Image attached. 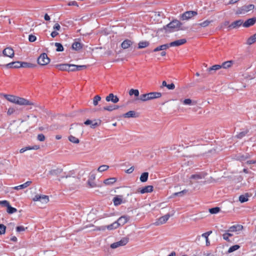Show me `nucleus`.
I'll return each instance as SVG.
<instances>
[{"mask_svg": "<svg viewBox=\"0 0 256 256\" xmlns=\"http://www.w3.org/2000/svg\"><path fill=\"white\" fill-rule=\"evenodd\" d=\"M70 132L74 134H76L78 133H80V134H82V127L80 126L78 124H72L70 128Z\"/></svg>", "mask_w": 256, "mask_h": 256, "instance_id": "obj_10", "label": "nucleus"}, {"mask_svg": "<svg viewBox=\"0 0 256 256\" xmlns=\"http://www.w3.org/2000/svg\"><path fill=\"white\" fill-rule=\"evenodd\" d=\"M212 233V231H209L202 234V237L206 239V245L207 246H208L210 244V242L209 241L208 237Z\"/></svg>", "mask_w": 256, "mask_h": 256, "instance_id": "obj_30", "label": "nucleus"}, {"mask_svg": "<svg viewBox=\"0 0 256 256\" xmlns=\"http://www.w3.org/2000/svg\"><path fill=\"white\" fill-rule=\"evenodd\" d=\"M256 22V18H252L247 20L244 22H243V26L244 28H248L253 26Z\"/></svg>", "mask_w": 256, "mask_h": 256, "instance_id": "obj_16", "label": "nucleus"}, {"mask_svg": "<svg viewBox=\"0 0 256 256\" xmlns=\"http://www.w3.org/2000/svg\"><path fill=\"white\" fill-rule=\"evenodd\" d=\"M150 100L160 98L162 96V93L159 92H151L148 93Z\"/></svg>", "mask_w": 256, "mask_h": 256, "instance_id": "obj_23", "label": "nucleus"}, {"mask_svg": "<svg viewBox=\"0 0 256 256\" xmlns=\"http://www.w3.org/2000/svg\"><path fill=\"white\" fill-rule=\"evenodd\" d=\"M54 45L56 48V50L57 52H62L64 50V47L60 43L56 42Z\"/></svg>", "mask_w": 256, "mask_h": 256, "instance_id": "obj_47", "label": "nucleus"}, {"mask_svg": "<svg viewBox=\"0 0 256 256\" xmlns=\"http://www.w3.org/2000/svg\"><path fill=\"white\" fill-rule=\"evenodd\" d=\"M132 44V42L129 40H124L121 44V46L124 49H126L130 46Z\"/></svg>", "mask_w": 256, "mask_h": 256, "instance_id": "obj_26", "label": "nucleus"}, {"mask_svg": "<svg viewBox=\"0 0 256 256\" xmlns=\"http://www.w3.org/2000/svg\"><path fill=\"white\" fill-rule=\"evenodd\" d=\"M130 220V216H123L118 218L116 222L118 226H124Z\"/></svg>", "mask_w": 256, "mask_h": 256, "instance_id": "obj_12", "label": "nucleus"}, {"mask_svg": "<svg viewBox=\"0 0 256 256\" xmlns=\"http://www.w3.org/2000/svg\"><path fill=\"white\" fill-rule=\"evenodd\" d=\"M160 46L162 48V50H164L168 48L171 46H170V44L161 45Z\"/></svg>", "mask_w": 256, "mask_h": 256, "instance_id": "obj_62", "label": "nucleus"}, {"mask_svg": "<svg viewBox=\"0 0 256 256\" xmlns=\"http://www.w3.org/2000/svg\"><path fill=\"white\" fill-rule=\"evenodd\" d=\"M2 54L4 56L12 58L14 56V52L11 47H7L3 50Z\"/></svg>", "mask_w": 256, "mask_h": 256, "instance_id": "obj_9", "label": "nucleus"}, {"mask_svg": "<svg viewBox=\"0 0 256 256\" xmlns=\"http://www.w3.org/2000/svg\"><path fill=\"white\" fill-rule=\"evenodd\" d=\"M0 204L2 205V206L8 208L10 205V203L8 201L4 200L0 201Z\"/></svg>", "mask_w": 256, "mask_h": 256, "instance_id": "obj_56", "label": "nucleus"}, {"mask_svg": "<svg viewBox=\"0 0 256 256\" xmlns=\"http://www.w3.org/2000/svg\"><path fill=\"white\" fill-rule=\"evenodd\" d=\"M129 94L130 96L134 95L136 96H138L139 95V91L138 90L131 89L129 91Z\"/></svg>", "mask_w": 256, "mask_h": 256, "instance_id": "obj_50", "label": "nucleus"}, {"mask_svg": "<svg viewBox=\"0 0 256 256\" xmlns=\"http://www.w3.org/2000/svg\"><path fill=\"white\" fill-rule=\"evenodd\" d=\"M15 112V110L13 108H10L7 112V114L8 115H11Z\"/></svg>", "mask_w": 256, "mask_h": 256, "instance_id": "obj_64", "label": "nucleus"}, {"mask_svg": "<svg viewBox=\"0 0 256 256\" xmlns=\"http://www.w3.org/2000/svg\"><path fill=\"white\" fill-rule=\"evenodd\" d=\"M119 108V106H105L103 108L105 110H108L109 112L115 110H117Z\"/></svg>", "mask_w": 256, "mask_h": 256, "instance_id": "obj_39", "label": "nucleus"}, {"mask_svg": "<svg viewBox=\"0 0 256 256\" xmlns=\"http://www.w3.org/2000/svg\"><path fill=\"white\" fill-rule=\"evenodd\" d=\"M55 67L60 70H66L68 71L69 68V64H58L55 65Z\"/></svg>", "mask_w": 256, "mask_h": 256, "instance_id": "obj_21", "label": "nucleus"}, {"mask_svg": "<svg viewBox=\"0 0 256 256\" xmlns=\"http://www.w3.org/2000/svg\"><path fill=\"white\" fill-rule=\"evenodd\" d=\"M68 140L72 143L78 144L80 142V140L78 138L70 135L68 137Z\"/></svg>", "mask_w": 256, "mask_h": 256, "instance_id": "obj_37", "label": "nucleus"}, {"mask_svg": "<svg viewBox=\"0 0 256 256\" xmlns=\"http://www.w3.org/2000/svg\"><path fill=\"white\" fill-rule=\"evenodd\" d=\"M222 68L221 65L215 64L208 68V71L210 72L212 70H216Z\"/></svg>", "mask_w": 256, "mask_h": 256, "instance_id": "obj_46", "label": "nucleus"}, {"mask_svg": "<svg viewBox=\"0 0 256 256\" xmlns=\"http://www.w3.org/2000/svg\"><path fill=\"white\" fill-rule=\"evenodd\" d=\"M204 178V176H202L201 174H192L190 177V179L198 180H200V179L202 178Z\"/></svg>", "mask_w": 256, "mask_h": 256, "instance_id": "obj_41", "label": "nucleus"}, {"mask_svg": "<svg viewBox=\"0 0 256 256\" xmlns=\"http://www.w3.org/2000/svg\"><path fill=\"white\" fill-rule=\"evenodd\" d=\"M124 118H136L138 116V115L134 111L130 110L129 111L124 114Z\"/></svg>", "mask_w": 256, "mask_h": 256, "instance_id": "obj_28", "label": "nucleus"}, {"mask_svg": "<svg viewBox=\"0 0 256 256\" xmlns=\"http://www.w3.org/2000/svg\"><path fill=\"white\" fill-rule=\"evenodd\" d=\"M244 227L241 224L234 225L230 227L228 232H237L242 230Z\"/></svg>", "mask_w": 256, "mask_h": 256, "instance_id": "obj_15", "label": "nucleus"}, {"mask_svg": "<svg viewBox=\"0 0 256 256\" xmlns=\"http://www.w3.org/2000/svg\"><path fill=\"white\" fill-rule=\"evenodd\" d=\"M138 100L142 101L145 102L150 100L148 93L142 94L140 96Z\"/></svg>", "mask_w": 256, "mask_h": 256, "instance_id": "obj_38", "label": "nucleus"}, {"mask_svg": "<svg viewBox=\"0 0 256 256\" xmlns=\"http://www.w3.org/2000/svg\"><path fill=\"white\" fill-rule=\"evenodd\" d=\"M4 98L8 101L15 104L16 102V96L9 95V94H4Z\"/></svg>", "mask_w": 256, "mask_h": 256, "instance_id": "obj_32", "label": "nucleus"}, {"mask_svg": "<svg viewBox=\"0 0 256 256\" xmlns=\"http://www.w3.org/2000/svg\"><path fill=\"white\" fill-rule=\"evenodd\" d=\"M254 8V6L252 4L244 6L237 9L236 14H244L251 10H252Z\"/></svg>", "mask_w": 256, "mask_h": 256, "instance_id": "obj_2", "label": "nucleus"}, {"mask_svg": "<svg viewBox=\"0 0 256 256\" xmlns=\"http://www.w3.org/2000/svg\"><path fill=\"white\" fill-rule=\"evenodd\" d=\"M212 22V20H206L201 23L198 24V25L204 28L208 26Z\"/></svg>", "mask_w": 256, "mask_h": 256, "instance_id": "obj_49", "label": "nucleus"}, {"mask_svg": "<svg viewBox=\"0 0 256 256\" xmlns=\"http://www.w3.org/2000/svg\"><path fill=\"white\" fill-rule=\"evenodd\" d=\"M38 147H36V148H32L30 146H27V147H25V148H21L20 150V153H23L24 152H25L26 151L28 150H32V149H38Z\"/></svg>", "mask_w": 256, "mask_h": 256, "instance_id": "obj_52", "label": "nucleus"}, {"mask_svg": "<svg viewBox=\"0 0 256 256\" xmlns=\"http://www.w3.org/2000/svg\"><path fill=\"white\" fill-rule=\"evenodd\" d=\"M106 100L107 102L112 101L114 103H116L119 101V98L116 96H114L113 94H110L106 97Z\"/></svg>", "mask_w": 256, "mask_h": 256, "instance_id": "obj_18", "label": "nucleus"}, {"mask_svg": "<svg viewBox=\"0 0 256 256\" xmlns=\"http://www.w3.org/2000/svg\"><path fill=\"white\" fill-rule=\"evenodd\" d=\"M88 184L90 188H95L96 186V183L90 180L88 181Z\"/></svg>", "mask_w": 256, "mask_h": 256, "instance_id": "obj_58", "label": "nucleus"}, {"mask_svg": "<svg viewBox=\"0 0 256 256\" xmlns=\"http://www.w3.org/2000/svg\"><path fill=\"white\" fill-rule=\"evenodd\" d=\"M36 37L32 34L29 35L28 36V40L30 42H34L36 40Z\"/></svg>", "mask_w": 256, "mask_h": 256, "instance_id": "obj_59", "label": "nucleus"}, {"mask_svg": "<svg viewBox=\"0 0 256 256\" xmlns=\"http://www.w3.org/2000/svg\"><path fill=\"white\" fill-rule=\"evenodd\" d=\"M128 242V238H124L121 239L120 241L112 244L110 247L112 248H116L119 246H124L126 245Z\"/></svg>", "mask_w": 256, "mask_h": 256, "instance_id": "obj_4", "label": "nucleus"}, {"mask_svg": "<svg viewBox=\"0 0 256 256\" xmlns=\"http://www.w3.org/2000/svg\"><path fill=\"white\" fill-rule=\"evenodd\" d=\"M15 104L22 106H28L33 104L28 100L18 96L16 97Z\"/></svg>", "mask_w": 256, "mask_h": 256, "instance_id": "obj_7", "label": "nucleus"}, {"mask_svg": "<svg viewBox=\"0 0 256 256\" xmlns=\"http://www.w3.org/2000/svg\"><path fill=\"white\" fill-rule=\"evenodd\" d=\"M116 180L117 179L116 178H110L104 180V184L107 186H110L114 184Z\"/></svg>", "mask_w": 256, "mask_h": 256, "instance_id": "obj_25", "label": "nucleus"}, {"mask_svg": "<svg viewBox=\"0 0 256 256\" xmlns=\"http://www.w3.org/2000/svg\"><path fill=\"white\" fill-rule=\"evenodd\" d=\"M180 101L182 102V104L184 105L191 106V105L196 104V102L192 101L190 98H186V99H184V100H181Z\"/></svg>", "mask_w": 256, "mask_h": 256, "instance_id": "obj_29", "label": "nucleus"}, {"mask_svg": "<svg viewBox=\"0 0 256 256\" xmlns=\"http://www.w3.org/2000/svg\"><path fill=\"white\" fill-rule=\"evenodd\" d=\"M248 132V130L240 132L236 136L238 138H242L247 134Z\"/></svg>", "mask_w": 256, "mask_h": 256, "instance_id": "obj_54", "label": "nucleus"}, {"mask_svg": "<svg viewBox=\"0 0 256 256\" xmlns=\"http://www.w3.org/2000/svg\"><path fill=\"white\" fill-rule=\"evenodd\" d=\"M256 42V33L250 37L246 41V44L251 45Z\"/></svg>", "mask_w": 256, "mask_h": 256, "instance_id": "obj_31", "label": "nucleus"}, {"mask_svg": "<svg viewBox=\"0 0 256 256\" xmlns=\"http://www.w3.org/2000/svg\"><path fill=\"white\" fill-rule=\"evenodd\" d=\"M249 196H250L248 193H246L244 194L240 195L239 196V200L242 203L246 202L248 201Z\"/></svg>", "mask_w": 256, "mask_h": 256, "instance_id": "obj_33", "label": "nucleus"}, {"mask_svg": "<svg viewBox=\"0 0 256 256\" xmlns=\"http://www.w3.org/2000/svg\"><path fill=\"white\" fill-rule=\"evenodd\" d=\"M32 182V181H27L26 182L22 184L14 187L13 188L16 190L24 189L30 186Z\"/></svg>", "mask_w": 256, "mask_h": 256, "instance_id": "obj_20", "label": "nucleus"}, {"mask_svg": "<svg viewBox=\"0 0 256 256\" xmlns=\"http://www.w3.org/2000/svg\"><path fill=\"white\" fill-rule=\"evenodd\" d=\"M16 211H17V210L14 208L12 207L10 204L7 208V212L10 214L14 213Z\"/></svg>", "mask_w": 256, "mask_h": 256, "instance_id": "obj_51", "label": "nucleus"}, {"mask_svg": "<svg viewBox=\"0 0 256 256\" xmlns=\"http://www.w3.org/2000/svg\"><path fill=\"white\" fill-rule=\"evenodd\" d=\"M108 168L109 166L108 165H102L98 167V172H102L108 170Z\"/></svg>", "mask_w": 256, "mask_h": 256, "instance_id": "obj_45", "label": "nucleus"}, {"mask_svg": "<svg viewBox=\"0 0 256 256\" xmlns=\"http://www.w3.org/2000/svg\"><path fill=\"white\" fill-rule=\"evenodd\" d=\"M112 201L115 206H119L124 202L122 200V196H116L114 198Z\"/></svg>", "mask_w": 256, "mask_h": 256, "instance_id": "obj_19", "label": "nucleus"}, {"mask_svg": "<svg viewBox=\"0 0 256 256\" xmlns=\"http://www.w3.org/2000/svg\"><path fill=\"white\" fill-rule=\"evenodd\" d=\"M232 64H233V62L232 60L226 61V62H224L222 64L221 66H222V68H228L231 67Z\"/></svg>", "mask_w": 256, "mask_h": 256, "instance_id": "obj_35", "label": "nucleus"}, {"mask_svg": "<svg viewBox=\"0 0 256 256\" xmlns=\"http://www.w3.org/2000/svg\"><path fill=\"white\" fill-rule=\"evenodd\" d=\"M240 248V246L238 244L232 246L229 248V249L228 250V252L231 253V252L238 250Z\"/></svg>", "mask_w": 256, "mask_h": 256, "instance_id": "obj_44", "label": "nucleus"}, {"mask_svg": "<svg viewBox=\"0 0 256 256\" xmlns=\"http://www.w3.org/2000/svg\"><path fill=\"white\" fill-rule=\"evenodd\" d=\"M148 172H144L142 173L140 176V180L142 182H146L148 180Z\"/></svg>", "mask_w": 256, "mask_h": 256, "instance_id": "obj_36", "label": "nucleus"}, {"mask_svg": "<svg viewBox=\"0 0 256 256\" xmlns=\"http://www.w3.org/2000/svg\"><path fill=\"white\" fill-rule=\"evenodd\" d=\"M166 88L168 90H172L175 88V85L173 83H171L170 84H168Z\"/></svg>", "mask_w": 256, "mask_h": 256, "instance_id": "obj_63", "label": "nucleus"}, {"mask_svg": "<svg viewBox=\"0 0 256 256\" xmlns=\"http://www.w3.org/2000/svg\"><path fill=\"white\" fill-rule=\"evenodd\" d=\"M118 226L116 222H113L112 224H110V225H108L106 228L108 230H113V229H116V228H118Z\"/></svg>", "mask_w": 256, "mask_h": 256, "instance_id": "obj_43", "label": "nucleus"}, {"mask_svg": "<svg viewBox=\"0 0 256 256\" xmlns=\"http://www.w3.org/2000/svg\"><path fill=\"white\" fill-rule=\"evenodd\" d=\"M150 44L147 41H142L139 42L138 44V48H143L148 46Z\"/></svg>", "mask_w": 256, "mask_h": 256, "instance_id": "obj_34", "label": "nucleus"}, {"mask_svg": "<svg viewBox=\"0 0 256 256\" xmlns=\"http://www.w3.org/2000/svg\"><path fill=\"white\" fill-rule=\"evenodd\" d=\"M243 21L241 20H239L232 22L229 26V28H236L240 26L242 24L243 25Z\"/></svg>", "mask_w": 256, "mask_h": 256, "instance_id": "obj_22", "label": "nucleus"}, {"mask_svg": "<svg viewBox=\"0 0 256 256\" xmlns=\"http://www.w3.org/2000/svg\"><path fill=\"white\" fill-rule=\"evenodd\" d=\"M182 24L178 20H174L168 24L164 26V28L168 32H171L178 30Z\"/></svg>", "mask_w": 256, "mask_h": 256, "instance_id": "obj_1", "label": "nucleus"}, {"mask_svg": "<svg viewBox=\"0 0 256 256\" xmlns=\"http://www.w3.org/2000/svg\"><path fill=\"white\" fill-rule=\"evenodd\" d=\"M188 192L187 190H184L182 191H180V192H175L174 195L175 196H182V194H186Z\"/></svg>", "mask_w": 256, "mask_h": 256, "instance_id": "obj_57", "label": "nucleus"}, {"mask_svg": "<svg viewBox=\"0 0 256 256\" xmlns=\"http://www.w3.org/2000/svg\"><path fill=\"white\" fill-rule=\"evenodd\" d=\"M62 172V170L60 168H56L54 170H52L49 172V174L52 176H56L60 174Z\"/></svg>", "mask_w": 256, "mask_h": 256, "instance_id": "obj_40", "label": "nucleus"}, {"mask_svg": "<svg viewBox=\"0 0 256 256\" xmlns=\"http://www.w3.org/2000/svg\"><path fill=\"white\" fill-rule=\"evenodd\" d=\"M6 226L3 224H0V235L4 234L6 232Z\"/></svg>", "mask_w": 256, "mask_h": 256, "instance_id": "obj_55", "label": "nucleus"}, {"mask_svg": "<svg viewBox=\"0 0 256 256\" xmlns=\"http://www.w3.org/2000/svg\"><path fill=\"white\" fill-rule=\"evenodd\" d=\"M186 42V40L185 38L178 40L170 43L171 46H178L182 45Z\"/></svg>", "mask_w": 256, "mask_h": 256, "instance_id": "obj_17", "label": "nucleus"}, {"mask_svg": "<svg viewBox=\"0 0 256 256\" xmlns=\"http://www.w3.org/2000/svg\"><path fill=\"white\" fill-rule=\"evenodd\" d=\"M61 28L60 26L58 24L56 23L54 24V25L53 26V29L56 31V30H60Z\"/></svg>", "mask_w": 256, "mask_h": 256, "instance_id": "obj_61", "label": "nucleus"}, {"mask_svg": "<svg viewBox=\"0 0 256 256\" xmlns=\"http://www.w3.org/2000/svg\"><path fill=\"white\" fill-rule=\"evenodd\" d=\"M82 44L80 42H74L72 44V48L75 50H78L82 48Z\"/></svg>", "mask_w": 256, "mask_h": 256, "instance_id": "obj_27", "label": "nucleus"}, {"mask_svg": "<svg viewBox=\"0 0 256 256\" xmlns=\"http://www.w3.org/2000/svg\"><path fill=\"white\" fill-rule=\"evenodd\" d=\"M34 202L40 201L42 203L46 204L49 202L48 196L46 195L36 194L33 198Z\"/></svg>", "mask_w": 256, "mask_h": 256, "instance_id": "obj_6", "label": "nucleus"}, {"mask_svg": "<svg viewBox=\"0 0 256 256\" xmlns=\"http://www.w3.org/2000/svg\"><path fill=\"white\" fill-rule=\"evenodd\" d=\"M21 68H34V65L32 64L27 62H21Z\"/></svg>", "mask_w": 256, "mask_h": 256, "instance_id": "obj_42", "label": "nucleus"}, {"mask_svg": "<svg viewBox=\"0 0 256 256\" xmlns=\"http://www.w3.org/2000/svg\"><path fill=\"white\" fill-rule=\"evenodd\" d=\"M21 62H10L6 64V66L9 68H21Z\"/></svg>", "mask_w": 256, "mask_h": 256, "instance_id": "obj_24", "label": "nucleus"}, {"mask_svg": "<svg viewBox=\"0 0 256 256\" xmlns=\"http://www.w3.org/2000/svg\"><path fill=\"white\" fill-rule=\"evenodd\" d=\"M170 217V214H166L164 216H163L158 218L156 220V221L154 223V224L156 226L163 224L166 222L168 220Z\"/></svg>", "mask_w": 256, "mask_h": 256, "instance_id": "obj_5", "label": "nucleus"}, {"mask_svg": "<svg viewBox=\"0 0 256 256\" xmlns=\"http://www.w3.org/2000/svg\"><path fill=\"white\" fill-rule=\"evenodd\" d=\"M198 13L196 11H187L182 15V20H188L193 16L197 15Z\"/></svg>", "mask_w": 256, "mask_h": 256, "instance_id": "obj_8", "label": "nucleus"}, {"mask_svg": "<svg viewBox=\"0 0 256 256\" xmlns=\"http://www.w3.org/2000/svg\"><path fill=\"white\" fill-rule=\"evenodd\" d=\"M69 66L70 67L68 72L78 71L82 70L83 68H86V66L84 65L78 66L71 64H69Z\"/></svg>", "mask_w": 256, "mask_h": 256, "instance_id": "obj_11", "label": "nucleus"}, {"mask_svg": "<svg viewBox=\"0 0 256 256\" xmlns=\"http://www.w3.org/2000/svg\"><path fill=\"white\" fill-rule=\"evenodd\" d=\"M101 123V120H98V121L96 120H88L84 122V124L86 125H90V127L92 128H94L95 127L99 126Z\"/></svg>", "mask_w": 256, "mask_h": 256, "instance_id": "obj_14", "label": "nucleus"}, {"mask_svg": "<svg viewBox=\"0 0 256 256\" xmlns=\"http://www.w3.org/2000/svg\"><path fill=\"white\" fill-rule=\"evenodd\" d=\"M38 140L40 142H44L45 140V136L42 134H39L38 136Z\"/></svg>", "mask_w": 256, "mask_h": 256, "instance_id": "obj_60", "label": "nucleus"}, {"mask_svg": "<svg viewBox=\"0 0 256 256\" xmlns=\"http://www.w3.org/2000/svg\"><path fill=\"white\" fill-rule=\"evenodd\" d=\"M101 100V97L98 96L96 95L94 96V97L93 98V104L94 106H96L98 104V102H100Z\"/></svg>", "mask_w": 256, "mask_h": 256, "instance_id": "obj_48", "label": "nucleus"}, {"mask_svg": "<svg viewBox=\"0 0 256 256\" xmlns=\"http://www.w3.org/2000/svg\"><path fill=\"white\" fill-rule=\"evenodd\" d=\"M154 190V187L152 186H147L143 188H140L138 192L142 194L151 192Z\"/></svg>", "mask_w": 256, "mask_h": 256, "instance_id": "obj_13", "label": "nucleus"}, {"mask_svg": "<svg viewBox=\"0 0 256 256\" xmlns=\"http://www.w3.org/2000/svg\"><path fill=\"white\" fill-rule=\"evenodd\" d=\"M38 63L41 66H46L50 62V59L46 53L42 54L38 58Z\"/></svg>", "mask_w": 256, "mask_h": 256, "instance_id": "obj_3", "label": "nucleus"}, {"mask_svg": "<svg viewBox=\"0 0 256 256\" xmlns=\"http://www.w3.org/2000/svg\"><path fill=\"white\" fill-rule=\"evenodd\" d=\"M220 208L218 207L212 208L209 210L210 212L212 214H217L220 212Z\"/></svg>", "mask_w": 256, "mask_h": 256, "instance_id": "obj_53", "label": "nucleus"}]
</instances>
